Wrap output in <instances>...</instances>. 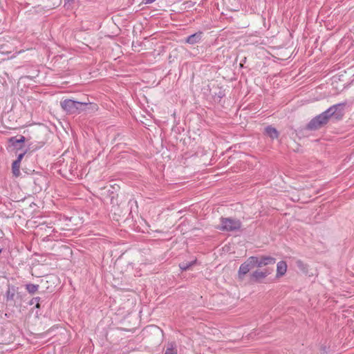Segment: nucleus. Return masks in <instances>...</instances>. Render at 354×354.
<instances>
[{
  "label": "nucleus",
  "mask_w": 354,
  "mask_h": 354,
  "mask_svg": "<svg viewBox=\"0 0 354 354\" xmlns=\"http://www.w3.org/2000/svg\"><path fill=\"white\" fill-rule=\"evenodd\" d=\"M346 103L334 104L321 114L313 118L307 124V129L315 131L326 125L333 116L337 120H340L343 116V107Z\"/></svg>",
  "instance_id": "1"
},
{
  "label": "nucleus",
  "mask_w": 354,
  "mask_h": 354,
  "mask_svg": "<svg viewBox=\"0 0 354 354\" xmlns=\"http://www.w3.org/2000/svg\"><path fill=\"white\" fill-rule=\"evenodd\" d=\"M88 104L87 102H77L71 99L64 100L60 103L62 109L69 114L79 113L83 110V106H86Z\"/></svg>",
  "instance_id": "2"
},
{
  "label": "nucleus",
  "mask_w": 354,
  "mask_h": 354,
  "mask_svg": "<svg viewBox=\"0 0 354 354\" xmlns=\"http://www.w3.org/2000/svg\"><path fill=\"white\" fill-rule=\"evenodd\" d=\"M241 223L239 220L232 218H221L218 229L222 231H234L241 228Z\"/></svg>",
  "instance_id": "3"
},
{
  "label": "nucleus",
  "mask_w": 354,
  "mask_h": 354,
  "mask_svg": "<svg viewBox=\"0 0 354 354\" xmlns=\"http://www.w3.org/2000/svg\"><path fill=\"white\" fill-rule=\"evenodd\" d=\"M254 259V267L261 268L268 265H274L276 259L270 256L252 257Z\"/></svg>",
  "instance_id": "4"
},
{
  "label": "nucleus",
  "mask_w": 354,
  "mask_h": 354,
  "mask_svg": "<svg viewBox=\"0 0 354 354\" xmlns=\"http://www.w3.org/2000/svg\"><path fill=\"white\" fill-rule=\"evenodd\" d=\"M254 268V259L252 257H249L245 262L242 263L239 267V276L242 279L244 275L249 272V271Z\"/></svg>",
  "instance_id": "5"
},
{
  "label": "nucleus",
  "mask_w": 354,
  "mask_h": 354,
  "mask_svg": "<svg viewBox=\"0 0 354 354\" xmlns=\"http://www.w3.org/2000/svg\"><path fill=\"white\" fill-rule=\"evenodd\" d=\"M272 269L266 268L264 270H257L251 274V280L254 281H259L261 279L266 278L271 274Z\"/></svg>",
  "instance_id": "6"
},
{
  "label": "nucleus",
  "mask_w": 354,
  "mask_h": 354,
  "mask_svg": "<svg viewBox=\"0 0 354 354\" xmlns=\"http://www.w3.org/2000/svg\"><path fill=\"white\" fill-rule=\"evenodd\" d=\"M287 271V264L286 261H281L277 265V277L279 278L283 276Z\"/></svg>",
  "instance_id": "7"
},
{
  "label": "nucleus",
  "mask_w": 354,
  "mask_h": 354,
  "mask_svg": "<svg viewBox=\"0 0 354 354\" xmlns=\"http://www.w3.org/2000/svg\"><path fill=\"white\" fill-rule=\"evenodd\" d=\"M265 133L272 140L277 138L279 137L278 131L272 126H268L267 127H266Z\"/></svg>",
  "instance_id": "8"
},
{
  "label": "nucleus",
  "mask_w": 354,
  "mask_h": 354,
  "mask_svg": "<svg viewBox=\"0 0 354 354\" xmlns=\"http://www.w3.org/2000/svg\"><path fill=\"white\" fill-rule=\"evenodd\" d=\"M201 32H197L189 36L186 39V42L190 44H194L198 43L201 39Z\"/></svg>",
  "instance_id": "9"
},
{
  "label": "nucleus",
  "mask_w": 354,
  "mask_h": 354,
  "mask_svg": "<svg viewBox=\"0 0 354 354\" xmlns=\"http://www.w3.org/2000/svg\"><path fill=\"white\" fill-rule=\"evenodd\" d=\"M46 1L47 2L46 8L48 9H53L55 7H57L62 3V0H46Z\"/></svg>",
  "instance_id": "10"
},
{
  "label": "nucleus",
  "mask_w": 354,
  "mask_h": 354,
  "mask_svg": "<svg viewBox=\"0 0 354 354\" xmlns=\"http://www.w3.org/2000/svg\"><path fill=\"white\" fill-rule=\"evenodd\" d=\"M20 163L18 161H14L12 165V171L15 176H19L20 175Z\"/></svg>",
  "instance_id": "11"
},
{
  "label": "nucleus",
  "mask_w": 354,
  "mask_h": 354,
  "mask_svg": "<svg viewBox=\"0 0 354 354\" xmlns=\"http://www.w3.org/2000/svg\"><path fill=\"white\" fill-rule=\"evenodd\" d=\"M26 138L23 136H20L19 138L17 137H12L10 141L12 143L13 145L17 146V144L24 142Z\"/></svg>",
  "instance_id": "12"
},
{
  "label": "nucleus",
  "mask_w": 354,
  "mask_h": 354,
  "mask_svg": "<svg viewBox=\"0 0 354 354\" xmlns=\"http://www.w3.org/2000/svg\"><path fill=\"white\" fill-rule=\"evenodd\" d=\"M26 288L29 293L34 294L37 291L39 285L29 283L26 285Z\"/></svg>",
  "instance_id": "13"
},
{
  "label": "nucleus",
  "mask_w": 354,
  "mask_h": 354,
  "mask_svg": "<svg viewBox=\"0 0 354 354\" xmlns=\"http://www.w3.org/2000/svg\"><path fill=\"white\" fill-rule=\"evenodd\" d=\"M196 261H192L190 262H182L179 264V267L182 270H187L189 267L195 263Z\"/></svg>",
  "instance_id": "14"
},
{
  "label": "nucleus",
  "mask_w": 354,
  "mask_h": 354,
  "mask_svg": "<svg viewBox=\"0 0 354 354\" xmlns=\"http://www.w3.org/2000/svg\"><path fill=\"white\" fill-rule=\"evenodd\" d=\"M297 268L304 272H307V266L301 260L296 261Z\"/></svg>",
  "instance_id": "15"
},
{
  "label": "nucleus",
  "mask_w": 354,
  "mask_h": 354,
  "mask_svg": "<svg viewBox=\"0 0 354 354\" xmlns=\"http://www.w3.org/2000/svg\"><path fill=\"white\" fill-rule=\"evenodd\" d=\"M15 295V290L13 288L10 289L9 288L8 290H7V292H6V299H7V301H13Z\"/></svg>",
  "instance_id": "16"
},
{
  "label": "nucleus",
  "mask_w": 354,
  "mask_h": 354,
  "mask_svg": "<svg viewBox=\"0 0 354 354\" xmlns=\"http://www.w3.org/2000/svg\"><path fill=\"white\" fill-rule=\"evenodd\" d=\"M165 354H177V351L174 348L173 345H171V347L167 348Z\"/></svg>",
  "instance_id": "17"
},
{
  "label": "nucleus",
  "mask_w": 354,
  "mask_h": 354,
  "mask_svg": "<svg viewBox=\"0 0 354 354\" xmlns=\"http://www.w3.org/2000/svg\"><path fill=\"white\" fill-rule=\"evenodd\" d=\"M39 297H35L31 300L30 304H34L35 303H36V307L39 308L40 307V305L39 304Z\"/></svg>",
  "instance_id": "18"
},
{
  "label": "nucleus",
  "mask_w": 354,
  "mask_h": 354,
  "mask_svg": "<svg viewBox=\"0 0 354 354\" xmlns=\"http://www.w3.org/2000/svg\"><path fill=\"white\" fill-rule=\"evenodd\" d=\"M24 154H25L24 153L19 154L17 159L15 161H18V162L21 163V161L22 158H24Z\"/></svg>",
  "instance_id": "19"
},
{
  "label": "nucleus",
  "mask_w": 354,
  "mask_h": 354,
  "mask_svg": "<svg viewBox=\"0 0 354 354\" xmlns=\"http://www.w3.org/2000/svg\"><path fill=\"white\" fill-rule=\"evenodd\" d=\"M156 0H147V3H152L153 1H155Z\"/></svg>",
  "instance_id": "20"
}]
</instances>
